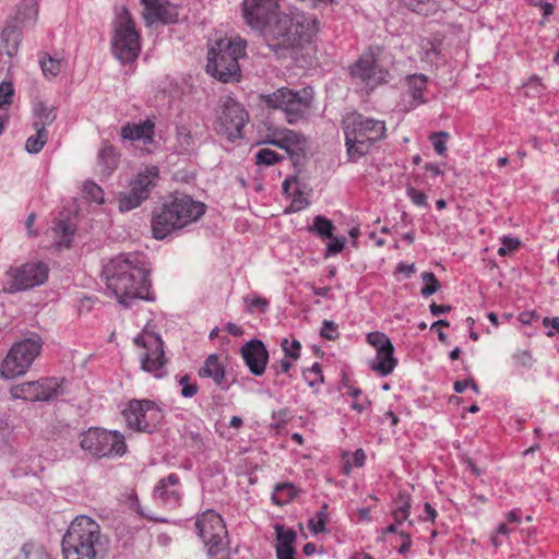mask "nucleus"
Instances as JSON below:
<instances>
[{
    "label": "nucleus",
    "instance_id": "obj_1",
    "mask_svg": "<svg viewBox=\"0 0 559 559\" xmlns=\"http://www.w3.org/2000/svg\"><path fill=\"white\" fill-rule=\"evenodd\" d=\"M107 288L118 301L129 307L135 300H153L147 278L148 270L144 266L143 255L139 253L119 254L105 267Z\"/></svg>",
    "mask_w": 559,
    "mask_h": 559
},
{
    "label": "nucleus",
    "instance_id": "obj_2",
    "mask_svg": "<svg viewBox=\"0 0 559 559\" xmlns=\"http://www.w3.org/2000/svg\"><path fill=\"white\" fill-rule=\"evenodd\" d=\"M266 46L278 57L286 51L309 43L317 32V23L312 16L281 14L259 29Z\"/></svg>",
    "mask_w": 559,
    "mask_h": 559
},
{
    "label": "nucleus",
    "instance_id": "obj_3",
    "mask_svg": "<svg viewBox=\"0 0 559 559\" xmlns=\"http://www.w3.org/2000/svg\"><path fill=\"white\" fill-rule=\"evenodd\" d=\"M204 213V203L193 200L190 195H176L153 213V237L163 240L174 231L197 222Z\"/></svg>",
    "mask_w": 559,
    "mask_h": 559
},
{
    "label": "nucleus",
    "instance_id": "obj_4",
    "mask_svg": "<svg viewBox=\"0 0 559 559\" xmlns=\"http://www.w3.org/2000/svg\"><path fill=\"white\" fill-rule=\"evenodd\" d=\"M346 154L356 163L367 155L372 146L385 138V123L361 114H349L342 121Z\"/></svg>",
    "mask_w": 559,
    "mask_h": 559
},
{
    "label": "nucleus",
    "instance_id": "obj_5",
    "mask_svg": "<svg viewBox=\"0 0 559 559\" xmlns=\"http://www.w3.org/2000/svg\"><path fill=\"white\" fill-rule=\"evenodd\" d=\"M106 538L99 525L88 516H78L62 538L64 559H96L105 550Z\"/></svg>",
    "mask_w": 559,
    "mask_h": 559
},
{
    "label": "nucleus",
    "instance_id": "obj_6",
    "mask_svg": "<svg viewBox=\"0 0 559 559\" xmlns=\"http://www.w3.org/2000/svg\"><path fill=\"white\" fill-rule=\"evenodd\" d=\"M246 40L239 36L215 40L207 51L206 72L223 83L239 82V59L246 56Z\"/></svg>",
    "mask_w": 559,
    "mask_h": 559
},
{
    "label": "nucleus",
    "instance_id": "obj_7",
    "mask_svg": "<svg viewBox=\"0 0 559 559\" xmlns=\"http://www.w3.org/2000/svg\"><path fill=\"white\" fill-rule=\"evenodd\" d=\"M194 527L209 558L228 557L230 540L225 522L217 512H202L197 516Z\"/></svg>",
    "mask_w": 559,
    "mask_h": 559
},
{
    "label": "nucleus",
    "instance_id": "obj_8",
    "mask_svg": "<svg viewBox=\"0 0 559 559\" xmlns=\"http://www.w3.org/2000/svg\"><path fill=\"white\" fill-rule=\"evenodd\" d=\"M43 345L41 336L33 332L15 342L2 361V378L14 379L25 374L41 353Z\"/></svg>",
    "mask_w": 559,
    "mask_h": 559
},
{
    "label": "nucleus",
    "instance_id": "obj_9",
    "mask_svg": "<svg viewBox=\"0 0 559 559\" xmlns=\"http://www.w3.org/2000/svg\"><path fill=\"white\" fill-rule=\"evenodd\" d=\"M37 14L38 5L35 0H23L17 4L15 14L5 21V26L0 33V53L10 58L17 55L22 28L35 24Z\"/></svg>",
    "mask_w": 559,
    "mask_h": 559
},
{
    "label": "nucleus",
    "instance_id": "obj_10",
    "mask_svg": "<svg viewBox=\"0 0 559 559\" xmlns=\"http://www.w3.org/2000/svg\"><path fill=\"white\" fill-rule=\"evenodd\" d=\"M111 49L115 57L121 63L133 62L140 53V33L135 28L134 21L127 8H121L115 19Z\"/></svg>",
    "mask_w": 559,
    "mask_h": 559
},
{
    "label": "nucleus",
    "instance_id": "obj_11",
    "mask_svg": "<svg viewBox=\"0 0 559 559\" xmlns=\"http://www.w3.org/2000/svg\"><path fill=\"white\" fill-rule=\"evenodd\" d=\"M81 448L96 457L120 456L126 452L122 435L100 428H90L82 435Z\"/></svg>",
    "mask_w": 559,
    "mask_h": 559
},
{
    "label": "nucleus",
    "instance_id": "obj_12",
    "mask_svg": "<svg viewBox=\"0 0 559 559\" xmlns=\"http://www.w3.org/2000/svg\"><path fill=\"white\" fill-rule=\"evenodd\" d=\"M249 121V114L245 107L230 96L221 98L217 111V131L227 140L235 141L242 138V129Z\"/></svg>",
    "mask_w": 559,
    "mask_h": 559
},
{
    "label": "nucleus",
    "instance_id": "obj_13",
    "mask_svg": "<svg viewBox=\"0 0 559 559\" xmlns=\"http://www.w3.org/2000/svg\"><path fill=\"white\" fill-rule=\"evenodd\" d=\"M262 98L267 107L284 111L288 123H295L310 107V96L306 90L301 94L300 92L282 87L271 94L263 95Z\"/></svg>",
    "mask_w": 559,
    "mask_h": 559
},
{
    "label": "nucleus",
    "instance_id": "obj_14",
    "mask_svg": "<svg viewBox=\"0 0 559 559\" xmlns=\"http://www.w3.org/2000/svg\"><path fill=\"white\" fill-rule=\"evenodd\" d=\"M66 379L46 378L38 381H29L11 386L10 394L13 399L25 401H53L66 393Z\"/></svg>",
    "mask_w": 559,
    "mask_h": 559
},
{
    "label": "nucleus",
    "instance_id": "obj_15",
    "mask_svg": "<svg viewBox=\"0 0 559 559\" xmlns=\"http://www.w3.org/2000/svg\"><path fill=\"white\" fill-rule=\"evenodd\" d=\"M159 178V169L156 166H147L140 171L130 182V190L118 197L120 212H129L136 209L143 201L148 199L152 189Z\"/></svg>",
    "mask_w": 559,
    "mask_h": 559
},
{
    "label": "nucleus",
    "instance_id": "obj_16",
    "mask_svg": "<svg viewBox=\"0 0 559 559\" xmlns=\"http://www.w3.org/2000/svg\"><path fill=\"white\" fill-rule=\"evenodd\" d=\"M127 425L130 429L139 432L153 433L163 415L154 402L148 400L131 401L124 411Z\"/></svg>",
    "mask_w": 559,
    "mask_h": 559
},
{
    "label": "nucleus",
    "instance_id": "obj_17",
    "mask_svg": "<svg viewBox=\"0 0 559 559\" xmlns=\"http://www.w3.org/2000/svg\"><path fill=\"white\" fill-rule=\"evenodd\" d=\"M134 344L145 349L141 357L142 370L154 373L156 378H162L164 373L160 370L166 365L167 359L165 358L164 344L160 336L144 329L134 338Z\"/></svg>",
    "mask_w": 559,
    "mask_h": 559
},
{
    "label": "nucleus",
    "instance_id": "obj_18",
    "mask_svg": "<svg viewBox=\"0 0 559 559\" xmlns=\"http://www.w3.org/2000/svg\"><path fill=\"white\" fill-rule=\"evenodd\" d=\"M352 79L365 88L373 90L379 84L386 82L388 70L378 64L371 49L365 51L349 68Z\"/></svg>",
    "mask_w": 559,
    "mask_h": 559
},
{
    "label": "nucleus",
    "instance_id": "obj_19",
    "mask_svg": "<svg viewBox=\"0 0 559 559\" xmlns=\"http://www.w3.org/2000/svg\"><path fill=\"white\" fill-rule=\"evenodd\" d=\"M49 269L46 263L36 261L27 262L8 271L10 276L9 292L15 293L39 286L48 278Z\"/></svg>",
    "mask_w": 559,
    "mask_h": 559
},
{
    "label": "nucleus",
    "instance_id": "obj_20",
    "mask_svg": "<svg viewBox=\"0 0 559 559\" xmlns=\"http://www.w3.org/2000/svg\"><path fill=\"white\" fill-rule=\"evenodd\" d=\"M278 8V0H245L243 17L253 29L259 31L282 14Z\"/></svg>",
    "mask_w": 559,
    "mask_h": 559
},
{
    "label": "nucleus",
    "instance_id": "obj_21",
    "mask_svg": "<svg viewBox=\"0 0 559 559\" xmlns=\"http://www.w3.org/2000/svg\"><path fill=\"white\" fill-rule=\"evenodd\" d=\"M146 25L155 23L174 24L179 19V7L169 0H140Z\"/></svg>",
    "mask_w": 559,
    "mask_h": 559
},
{
    "label": "nucleus",
    "instance_id": "obj_22",
    "mask_svg": "<svg viewBox=\"0 0 559 559\" xmlns=\"http://www.w3.org/2000/svg\"><path fill=\"white\" fill-rule=\"evenodd\" d=\"M241 356L254 376H262L269 361V353L262 341L253 338L240 349Z\"/></svg>",
    "mask_w": 559,
    "mask_h": 559
},
{
    "label": "nucleus",
    "instance_id": "obj_23",
    "mask_svg": "<svg viewBox=\"0 0 559 559\" xmlns=\"http://www.w3.org/2000/svg\"><path fill=\"white\" fill-rule=\"evenodd\" d=\"M179 483L180 479L178 475L174 473L162 478L154 489V498L171 508L177 507L181 498V493L178 489Z\"/></svg>",
    "mask_w": 559,
    "mask_h": 559
},
{
    "label": "nucleus",
    "instance_id": "obj_24",
    "mask_svg": "<svg viewBox=\"0 0 559 559\" xmlns=\"http://www.w3.org/2000/svg\"><path fill=\"white\" fill-rule=\"evenodd\" d=\"M275 551L277 559H296L294 544L297 539V534L292 528H286L282 524L275 525Z\"/></svg>",
    "mask_w": 559,
    "mask_h": 559
},
{
    "label": "nucleus",
    "instance_id": "obj_25",
    "mask_svg": "<svg viewBox=\"0 0 559 559\" xmlns=\"http://www.w3.org/2000/svg\"><path fill=\"white\" fill-rule=\"evenodd\" d=\"M199 376L201 378H211L213 381L224 390L229 388V383L226 379L225 368L218 360V356L215 354L210 355L203 367L199 369Z\"/></svg>",
    "mask_w": 559,
    "mask_h": 559
},
{
    "label": "nucleus",
    "instance_id": "obj_26",
    "mask_svg": "<svg viewBox=\"0 0 559 559\" xmlns=\"http://www.w3.org/2000/svg\"><path fill=\"white\" fill-rule=\"evenodd\" d=\"M153 135L154 123L151 120L138 124L128 123L121 128V136L126 140H142L144 143H150L153 140Z\"/></svg>",
    "mask_w": 559,
    "mask_h": 559
},
{
    "label": "nucleus",
    "instance_id": "obj_27",
    "mask_svg": "<svg viewBox=\"0 0 559 559\" xmlns=\"http://www.w3.org/2000/svg\"><path fill=\"white\" fill-rule=\"evenodd\" d=\"M393 354V345L377 350L376 359L370 362V368L383 377L390 374L397 365V360L394 358Z\"/></svg>",
    "mask_w": 559,
    "mask_h": 559
},
{
    "label": "nucleus",
    "instance_id": "obj_28",
    "mask_svg": "<svg viewBox=\"0 0 559 559\" xmlns=\"http://www.w3.org/2000/svg\"><path fill=\"white\" fill-rule=\"evenodd\" d=\"M52 233L58 248H69L74 236V228L68 221L59 219L55 222Z\"/></svg>",
    "mask_w": 559,
    "mask_h": 559
},
{
    "label": "nucleus",
    "instance_id": "obj_29",
    "mask_svg": "<svg viewBox=\"0 0 559 559\" xmlns=\"http://www.w3.org/2000/svg\"><path fill=\"white\" fill-rule=\"evenodd\" d=\"M334 230L335 226L333 222L321 215L314 216L313 224L308 227L309 233L322 239L333 238Z\"/></svg>",
    "mask_w": 559,
    "mask_h": 559
},
{
    "label": "nucleus",
    "instance_id": "obj_30",
    "mask_svg": "<svg viewBox=\"0 0 559 559\" xmlns=\"http://www.w3.org/2000/svg\"><path fill=\"white\" fill-rule=\"evenodd\" d=\"M13 559H51L46 548L37 543L28 542L23 545Z\"/></svg>",
    "mask_w": 559,
    "mask_h": 559
},
{
    "label": "nucleus",
    "instance_id": "obj_31",
    "mask_svg": "<svg viewBox=\"0 0 559 559\" xmlns=\"http://www.w3.org/2000/svg\"><path fill=\"white\" fill-rule=\"evenodd\" d=\"M296 496V487L292 483H283L275 486L272 500L277 506H284L289 503Z\"/></svg>",
    "mask_w": 559,
    "mask_h": 559
},
{
    "label": "nucleus",
    "instance_id": "obj_32",
    "mask_svg": "<svg viewBox=\"0 0 559 559\" xmlns=\"http://www.w3.org/2000/svg\"><path fill=\"white\" fill-rule=\"evenodd\" d=\"M98 165L104 176H109L118 165V159L112 146H105L99 151Z\"/></svg>",
    "mask_w": 559,
    "mask_h": 559
},
{
    "label": "nucleus",
    "instance_id": "obj_33",
    "mask_svg": "<svg viewBox=\"0 0 559 559\" xmlns=\"http://www.w3.org/2000/svg\"><path fill=\"white\" fill-rule=\"evenodd\" d=\"M36 134L31 135L25 143V150L31 154H36L41 151L48 140V132L43 124H34Z\"/></svg>",
    "mask_w": 559,
    "mask_h": 559
},
{
    "label": "nucleus",
    "instance_id": "obj_34",
    "mask_svg": "<svg viewBox=\"0 0 559 559\" xmlns=\"http://www.w3.org/2000/svg\"><path fill=\"white\" fill-rule=\"evenodd\" d=\"M427 78L424 74H412L407 76L408 91L415 102L425 103L423 93L426 88Z\"/></svg>",
    "mask_w": 559,
    "mask_h": 559
},
{
    "label": "nucleus",
    "instance_id": "obj_35",
    "mask_svg": "<svg viewBox=\"0 0 559 559\" xmlns=\"http://www.w3.org/2000/svg\"><path fill=\"white\" fill-rule=\"evenodd\" d=\"M34 115L38 118L34 124L46 126L51 124L56 119V114L52 107L47 106L44 102H36L33 108Z\"/></svg>",
    "mask_w": 559,
    "mask_h": 559
},
{
    "label": "nucleus",
    "instance_id": "obj_36",
    "mask_svg": "<svg viewBox=\"0 0 559 559\" xmlns=\"http://www.w3.org/2000/svg\"><path fill=\"white\" fill-rule=\"evenodd\" d=\"M406 8L409 10L423 14L429 15L437 10L436 2L433 0H403Z\"/></svg>",
    "mask_w": 559,
    "mask_h": 559
},
{
    "label": "nucleus",
    "instance_id": "obj_37",
    "mask_svg": "<svg viewBox=\"0 0 559 559\" xmlns=\"http://www.w3.org/2000/svg\"><path fill=\"white\" fill-rule=\"evenodd\" d=\"M421 280L425 283V285L420 289V294L424 297H429L433 295L441 287L440 282L432 272H423Z\"/></svg>",
    "mask_w": 559,
    "mask_h": 559
},
{
    "label": "nucleus",
    "instance_id": "obj_38",
    "mask_svg": "<svg viewBox=\"0 0 559 559\" xmlns=\"http://www.w3.org/2000/svg\"><path fill=\"white\" fill-rule=\"evenodd\" d=\"M328 504L324 503L320 511H318L316 519H311L308 523L309 528L314 533H321L325 531V522L328 520Z\"/></svg>",
    "mask_w": 559,
    "mask_h": 559
},
{
    "label": "nucleus",
    "instance_id": "obj_39",
    "mask_svg": "<svg viewBox=\"0 0 559 559\" xmlns=\"http://www.w3.org/2000/svg\"><path fill=\"white\" fill-rule=\"evenodd\" d=\"M397 508L392 512L394 520H399V514H402V519H407L411 509V497L406 492H400L396 500Z\"/></svg>",
    "mask_w": 559,
    "mask_h": 559
},
{
    "label": "nucleus",
    "instance_id": "obj_40",
    "mask_svg": "<svg viewBox=\"0 0 559 559\" xmlns=\"http://www.w3.org/2000/svg\"><path fill=\"white\" fill-rule=\"evenodd\" d=\"M61 61L48 56L40 59V67L45 76H56L61 71Z\"/></svg>",
    "mask_w": 559,
    "mask_h": 559
},
{
    "label": "nucleus",
    "instance_id": "obj_41",
    "mask_svg": "<svg viewBox=\"0 0 559 559\" xmlns=\"http://www.w3.org/2000/svg\"><path fill=\"white\" fill-rule=\"evenodd\" d=\"M281 347L286 357H289L293 360H297L300 357L301 344L299 341L293 340L290 342L288 338H283Z\"/></svg>",
    "mask_w": 559,
    "mask_h": 559
},
{
    "label": "nucleus",
    "instance_id": "obj_42",
    "mask_svg": "<svg viewBox=\"0 0 559 559\" xmlns=\"http://www.w3.org/2000/svg\"><path fill=\"white\" fill-rule=\"evenodd\" d=\"M280 159L281 156L275 151L270 148H261L255 154V160L258 165L271 166L277 163Z\"/></svg>",
    "mask_w": 559,
    "mask_h": 559
},
{
    "label": "nucleus",
    "instance_id": "obj_43",
    "mask_svg": "<svg viewBox=\"0 0 559 559\" xmlns=\"http://www.w3.org/2000/svg\"><path fill=\"white\" fill-rule=\"evenodd\" d=\"M367 341L377 350L383 349L386 346L392 345L390 338L384 333L381 332H371L367 334Z\"/></svg>",
    "mask_w": 559,
    "mask_h": 559
},
{
    "label": "nucleus",
    "instance_id": "obj_44",
    "mask_svg": "<svg viewBox=\"0 0 559 559\" xmlns=\"http://www.w3.org/2000/svg\"><path fill=\"white\" fill-rule=\"evenodd\" d=\"M304 378L310 386H314L318 382H323L321 367L314 362L311 368L304 370Z\"/></svg>",
    "mask_w": 559,
    "mask_h": 559
},
{
    "label": "nucleus",
    "instance_id": "obj_45",
    "mask_svg": "<svg viewBox=\"0 0 559 559\" xmlns=\"http://www.w3.org/2000/svg\"><path fill=\"white\" fill-rule=\"evenodd\" d=\"M177 141L183 151H189L194 143L191 132L186 127L178 128Z\"/></svg>",
    "mask_w": 559,
    "mask_h": 559
},
{
    "label": "nucleus",
    "instance_id": "obj_46",
    "mask_svg": "<svg viewBox=\"0 0 559 559\" xmlns=\"http://www.w3.org/2000/svg\"><path fill=\"white\" fill-rule=\"evenodd\" d=\"M14 88L11 82L0 83V108L12 104Z\"/></svg>",
    "mask_w": 559,
    "mask_h": 559
},
{
    "label": "nucleus",
    "instance_id": "obj_47",
    "mask_svg": "<svg viewBox=\"0 0 559 559\" xmlns=\"http://www.w3.org/2000/svg\"><path fill=\"white\" fill-rule=\"evenodd\" d=\"M309 205V201L304 195L301 191H297L294 193L293 200L288 209L286 210V213H295L304 210Z\"/></svg>",
    "mask_w": 559,
    "mask_h": 559
},
{
    "label": "nucleus",
    "instance_id": "obj_48",
    "mask_svg": "<svg viewBox=\"0 0 559 559\" xmlns=\"http://www.w3.org/2000/svg\"><path fill=\"white\" fill-rule=\"evenodd\" d=\"M84 192L88 195L91 201L96 203L104 202V192L99 186L94 182H86L84 185Z\"/></svg>",
    "mask_w": 559,
    "mask_h": 559
},
{
    "label": "nucleus",
    "instance_id": "obj_49",
    "mask_svg": "<svg viewBox=\"0 0 559 559\" xmlns=\"http://www.w3.org/2000/svg\"><path fill=\"white\" fill-rule=\"evenodd\" d=\"M448 133L444 131L436 132L430 135V141L433 145L435 151L439 155H443L447 151L445 139Z\"/></svg>",
    "mask_w": 559,
    "mask_h": 559
},
{
    "label": "nucleus",
    "instance_id": "obj_50",
    "mask_svg": "<svg viewBox=\"0 0 559 559\" xmlns=\"http://www.w3.org/2000/svg\"><path fill=\"white\" fill-rule=\"evenodd\" d=\"M179 384L181 386V395L183 397H192L198 393V384L191 383L188 374H185L179 379Z\"/></svg>",
    "mask_w": 559,
    "mask_h": 559
},
{
    "label": "nucleus",
    "instance_id": "obj_51",
    "mask_svg": "<svg viewBox=\"0 0 559 559\" xmlns=\"http://www.w3.org/2000/svg\"><path fill=\"white\" fill-rule=\"evenodd\" d=\"M330 239H331V242L328 243L325 253H324L325 258H329L331 255H335V254L342 252L344 249V246H345V238H337V237L333 236V238H330Z\"/></svg>",
    "mask_w": 559,
    "mask_h": 559
},
{
    "label": "nucleus",
    "instance_id": "obj_52",
    "mask_svg": "<svg viewBox=\"0 0 559 559\" xmlns=\"http://www.w3.org/2000/svg\"><path fill=\"white\" fill-rule=\"evenodd\" d=\"M320 335L326 340L334 341L338 337L337 325L330 320H324Z\"/></svg>",
    "mask_w": 559,
    "mask_h": 559
},
{
    "label": "nucleus",
    "instance_id": "obj_53",
    "mask_svg": "<svg viewBox=\"0 0 559 559\" xmlns=\"http://www.w3.org/2000/svg\"><path fill=\"white\" fill-rule=\"evenodd\" d=\"M513 360L524 368H531L533 366V357L528 350H519L512 356Z\"/></svg>",
    "mask_w": 559,
    "mask_h": 559
},
{
    "label": "nucleus",
    "instance_id": "obj_54",
    "mask_svg": "<svg viewBox=\"0 0 559 559\" xmlns=\"http://www.w3.org/2000/svg\"><path fill=\"white\" fill-rule=\"evenodd\" d=\"M407 195L409 197L414 204L418 206L427 205V197L424 192L411 187L407 189Z\"/></svg>",
    "mask_w": 559,
    "mask_h": 559
},
{
    "label": "nucleus",
    "instance_id": "obj_55",
    "mask_svg": "<svg viewBox=\"0 0 559 559\" xmlns=\"http://www.w3.org/2000/svg\"><path fill=\"white\" fill-rule=\"evenodd\" d=\"M276 134L283 135L284 139L286 140V142L289 144V146L297 145L300 142V134H298L297 132H295L293 130L285 129L281 132L274 133V136Z\"/></svg>",
    "mask_w": 559,
    "mask_h": 559
},
{
    "label": "nucleus",
    "instance_id": "obj_56",
    "mask_svg": "<svg viewBox=\"0 0 559 559\" xmlns=\"http://www.w3.org/2000/svg\"><path fill=\"white\" fill-rule=\"evenodd\" d=\"M508 533H509V528H508L507 524H504V523L500 524V525L498 526V528H497V534H496L495 536H492V537H491V542H492L493 546H495V547L500 546V545H501V542H500V539H499V536H500V535L506 536V535H508Z\"/></svg>",
    "mask_w": 559,
    "mask_h": 559
},
{
    "label": "nucleus",
    "instance_id": "obj_57",
    "mask_svg": "<svg viewBox=\"0 0 559 559\" xmlns=\"http://www.w3.org/2000/svg\"><path fill=\"white\" fill-rule=\"evenodd\" d=\"M430 309V312L432 316H440L442 313H447L451 310V306L450 305H437L435 302H432L429 307Z\"/></svg>",
    "mask_w": 559,
    "mask_h": 559
},
{
    "label": "nucleus",
    "instance_id": "obj_58",
    "mask_svg": "<svg viewBox=\"0 0 559 559\" xmlns=\"http://www.w3.org/2000/svg\"><path fill=\"white\" fill-rule=\"evenodd\" d=\"M400 535L402 537L405 538L404 543L400 546L399 548V554L401 555H405L406 552H408V550L411 549V546H412V540H411V536L405 533V532H400Z\"/></svg>",
    "mask_w": 559,
    "mask_h": 559
},
{
    "label": "nucleus",
    "instance_id": "obj_59",
    "mask_svg": "<svg viewBox=\"0 0 559 559\" xmlns=\"http://www.w3.org/2000/svg\"><path fill=\"white\" fill-rule=\"evenodd\" d=\"M397 272L405 274L406 277H411V275L415 272V264H407L404 262L399 263Z\"/></svg>",
    "mask_w": 559,
    "mask_h": 559
},
{
    "label": "nucleus",
    "instance_id": "obj_60",
    "mask_svg": "<svg viewBox=\"0 0 559 559\" xmlns=\"http://www.w3.org/2000/svg\"><path fill=\"white\" fill-rule=\"evenodd\" d=\"M290 358L289 357H286L283 358L280 362H278V367H276V374H278L280 372L282 373H287L292 367H293V364L290 362L289 360Z\"/></svg>",
    "mask_w": 559,
    "mask_h": 559
},
{
    "label": "nucleus",
    "instance_id": "obj_61",
    "mask_svg": "<svg viewBox=\"0 0 559 559\" xmlns=\"http://www.w3.org/2000/svg\"><path fill=\"white\" fill-rule=\"evenodd\" d=\"M424 513L425 515H423V519L425 521H435V519L437 518V511L432 508V506L429 502L425 503Z\"/></svg>",
    "mask_w": 559,
    "mask_h": 559
},
{
    "label": "nucleus",
    "instance_id": "obj_62",
    "mask_svg": "<svg viewBox=\"0 0 559 559\" xmlns=\"http://www.w3.org/2000/svg\"><path fill=\"white\" fill-rule=\"evenodd\" d=\"M502 246H504L508 251L511 252L520 246V240L516 238L504 237L502 239Z\"/></svg>",
    "mask_w": 559,
    "mask_h": 559
},
{
    "label": "nucleus",
    "instance_id": "obj_63",
    "mask_svg": "<svg viewBox=\"0 0 559 559\" xmlns=\"http://www.w3.org/2000/svg\"><path fill=\"white\" fill-rule=\"evenodd\" d=\"M366 460V454L361 449H358L353 454V461L356 466H362Z\"/></svg>",
    "mask_w": 559,
    "mask_h": 559
},
{
    "label": "nucleus",
    "instance_id": "obj_64",
    "mask_svg": "<svg viewBox=\"0 0 559 559\" xmlns=\"http://www.w3.org/2000/svg\"><path fill=\"white\" fill-rule=\"evenodd\" d=\"M543 324H544V326H551L559 333V318L558 317L544 318Z\"/></svg>",
    "mask_w": 559,
    "mask_h": 559
}]
</instances>
